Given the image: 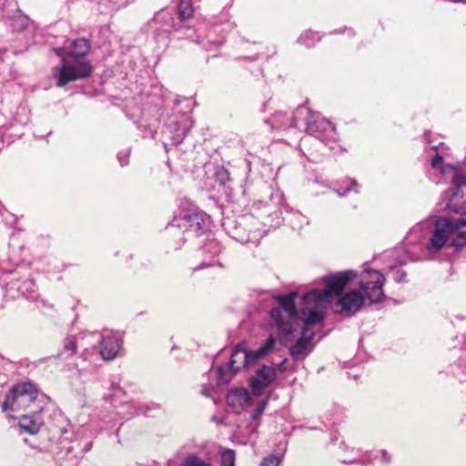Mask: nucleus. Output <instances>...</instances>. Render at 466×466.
Returning <instances> with one entry per match:
<instances>
[{"label":"nucleus","mask_w":466,"mask_h":466,"mask_svg":"<svg viewBox=\"0 0 466 466\" xmlns=\"http://www.w3.org/2000/svg\"><path fill=\"white\" fill-rule=\"evenodd\" d=\"M179 466H212L210 463L205 461L195 454H190L185 458Z\"/></svg>","instance_id":"obj_24"},{"label":"nucleus","mask_w":466,"mask_h":466,"mask_svg":"<svg viewBox=\"0 0 466 466\" xmlns=\"http://www.w3.org/2000/svg\"><path fill=\"white\" fill-rule=\"evenodd\" d=\"M204 225L205 219L203 214L198 210H189L182 214L180 218H176L170 227H183L186 228V230H192L198 233L203 230Z\"/></svg>","instance_id":"obj_14"},{"label":"nucleus","mask_w":466,"mask_h":466,"mask_svg":"<svg viewBox=\"0 0 466 466\" xmlns=\"http://www.w3.org/2000/svg\"><path fill=\"white\" fill-rule=\"evenodd\" d=\"M280 463V459L278 456L270 455L265 458L260 466H279Z\"/></svg>","instance_id":"obj_31"},{"label":"nucleus","mask_w":466,"mask_h":466,"mask_svg":"<svg viewBox=\"0 0 466 466\" xmlns=\"http://www.w3.org/2000/svg\"><path fill=\"white\" fill-rule=\"evenodd\" d=\"M350 185H351V187H353V186L357 187L358 186V184H357V182L355 180H351Z\"/></svg>","instance_id":"obj_39"},{"label":"nucleus","mask_w":466,"mask_h":466,"mask_svg":"<svg viewBox=\"0 0 466 466\" xmlns=\"http://www.w3.org/2000/svg\"><path fill=\"white\" fill-rule=\"evenodd\" d=\"M236 455L233 450H226L221 454V466H235Z\"/></svg>","instance_id":"obj_26"},{"label":"nucleus","mask_w":466,"mask_h":466,"mask_svg":"<svg viewBox=\"0 0 466 466\" xmlns=\"http://www.w3.org/2000/svg\"><path fill=\"white\" fill-rule=\"evenodd\" d=\"M215 176L220 185H225L229 180V173L224 167L218 168Z\"/></svg>","instance_id":"obj_29"},{"label":"nucleus","mask_w":466,"mask_h":466,"mask_svg":"<svg viewBox=\"0 0 466 466\" xmlns=\"http://www.w3.org/2000/svg\"><path fill=\"white\" fill-rule=\"evenodd\" d=\"M276 375V370L273 367L262 365L256 371V374L250 378L252 394L256 397L260 396L263 390L273 382Z\"/></svg>","instance_id":"obj_13"},{"label":"nucleus","mask_w":466,"mask_h":466,"mask_svg":"<svg viewBox=\"0 0 466 466\" xmlns=\"http://www.w3.org/2000/svg\"><path fill=\"white\" fill-rule=\"evenodd\" d=\"M431 167L440 170L442 174L451 173V182L453 187L451 189V199L452 202L459 196L461 187H466V175L462 174L456 167L452 165H444L443 157L436 153L431 161Z\"/></svg>","instance_id":"obj_10"},{"label":"nucleus","mask_w":466,"mask_h":466,"mask_svg":"<svg viewBox=\"0 0 466 466\" xmlns=\"http://www.w3.org/2000/svg\"><path fill=\"white\" fill-rule=\"evenodd\" d=\"M455 211H456V212H459V210H458V209H455ZM460 211H461V212H466V199H465V202H463V206H462V207H461Z\"/></svg>","instance_id":"obj_37"},{"label":"nucleus","mask_w":466,"mask_h":466,"mask_svg":"<svg viewBox=\"0 0 466 466\" xmlns=\"http://www.w3.org/2000/svg\"><path fill=\"white\" fill-rule=\"evenodd\" d=\"M257 58H258V56H252V59H253V60H255V59H257Z\"/></svg>","instance_id":"obj_46"},{"label":"nucleus","mask_w":466,"mask_h":466,"mask_svg":"<svg viewBox=\"0 0 466 466\" xmlns=\"http://www.w3.org/2000/svg\"><path fill=\"white\" fill-rule=\"evenodd\" d=\"M296 297L297 292H291L288 295H281L277 298L280 308H275L274 309H280L282 311V321L284 323H299L295 305Z\"/></svg>","instance_id":"obj_15"},{"label":"nucleus","mask_w":466,"mask_h":466,"mask_svg":"<svg viewBox=\"0 0 466 466\" xmlns=\"http://www.w3.org/2000/svg\"><path fill=\"white\" fill-rule=\"evenodd\" d=\"M305 129L308 134L315 137L326 145H329L331 141H336L338 137L336 128L332 123L320 116L317 112H314L310 120L306 122Z\"/></svg>","instance_id":"obj_9"},{"label":"nucleus","mask_w":466,"mask_h":466,"mask_svg":"<svg viewBox=\"0 0 466 466\" xmlns=\"http://www.w3.org/2000/svg\"><path fill=\"white\" fill-rule=\"evenodd\" d=\"M227 401L233 408L240 407L246 410L251 406L252 398L247 389L238 388L228 393Z\"/></svg>","instance_id":"obj_18"},{"label":"nucleus","mask_w":466,"mask_h":466,"mask_svg":"<svg viewBox=\"0 0 466 466\" xmlns=\"http://www.w3.org/2000/svg\"><path fill=\"white\" fill-rule=\"evenodd\" d=\"M446 243L456 248L466 245V219H448L439 218L434 223V229L426 248L430 252H437Z\"/></svg>","instance_id":"obj_4"},{"label":"nucleus","mask_w":466,"mask_h":466,"mask_svg":"<svg viewBox=\"0 0 466 466\" xmlns=\"http://www.w3.org/2000/svg\"><path fill=\"white\" fill-rule=\"evenodd\" d=\"M392 278L396 282H404L406 279V272L399 268H391Z\"/></svg>","instance_id":"obj_30"},{"label":"nucleus","mask_w":466,"mask_h":466,"mask_svg":"<svg viewBox=\"0 0 466 466\" xmlns=\"http://www.w3.org/2000/svg\"><path fill=\"white\" fill-rule=\"evenodd\" d=\"M236 360H237V361L233 362V353H232L229 363L225 365V366H219L218 367V381L219 383H221V382H228V381L229 379L227 378L226 375H225L226 371H228L229 370H233L234 373H236L242 367H247V366H250L251 365V364H245V363H243L241 361V357H237Z\"/></svg>","instance_id":"obj_22"},{"label":"nucleus","mask_w":466,"mask_h":466,"mask_svg":"<svg viewBox=\"0 0 466 466\" xmlns=\"http://www.w3.org/2000/svg\"><path fill=\"white\" fill-rule=\"evenodd\" d=\"M232 237L235 238L236 239L239 240V241H242V242H246V241H248L250 239L249 236H248V237L241 236V235H238L237 232L233 233Z\"/></svg>","instance_id":"obj_33"},{"label":"nucleus","mask_w":466,"mask_h":466,"mask_svg":"<svg viewBox=\"0 0 466 466\" xmlns=\"http://www.w3.org/2000/svg\"><path fill=\"white\" fill-rule=\"evenodd\" d=\"M40 411L30 410V413L21 415L18 420L19 427L27 433H37L44 423Z\"/></svg>","instance_id":"obj_16"},{"label":"nucleus","mask_w":466,"mask_h":466,"mask_svg":"<svg viewBox=\"0 0 466 466\" xmlns=\"http://www.w3.org/2000/svg\"><path fill=\"white\" fill-rule=\"evenodd\" d=\"M9 417H15L16 415H13V414H8Z\"/></svg>","instance_id":"obj_45"},{"label":"nucleus","mask_w":466,"mask_h":466,"mask_svg":"<svg viewBox=\"0 0 466 466\" xmlns=\"http://www.w3.org/2000/svg\"><path fill=\"white\" fill-rule=\"evenodd\" d=\"M20 110H21L22 112H24V113H25V112H26V109H25V107H21V108H20Z\"/></svg>","instance_id":"obj_42"},{"label":"nucleus","mask_w":466,"mask_h":466,"mask_svg":"<svg viewBox=\"0 0 466 466\" xmlns=\"http://www.w3.org/2000/svg\"><path fill=\"white\" fill-rule=\"evenodd\" d=\"M302 324L299 322L300 327H308L320 323L324 319V310L319 306L315 305L312 308H304L300 310Z\"/></svg>","instance_id":"obj_19"},{"label":"nucleus","mask_w":466,"mask_h":466,"mask_svg":"<svg viewBox=\"0 0 466 466\" xmlns=\"http://www.w3.org/2000/svg\"><path fill=\"white\" fill-rule=\"evenodd\" d=\"M20 123L25 125V124H26V123H27V120H25V121H20Z\"/></svg>","instance_id":"obj_44"},{"label":"nucleus","mask_w":466,"mask_h":466,"mask_svg":"<svg viewBox=\"0 0 466 466\" xmlns=\"http://www.w3.org/2000/svg\"><path fill=\"white\" fill-rule=\"evenodd\" d=\"M276 339L269 336L265 342L256 350H247L242 346L237 345L233 350V362L237 361V357H241V361L245 364H255L258 360L267 357L274 349Z\"/></svg>","instance_id":"obj_11"},{"label":"nucleus","mask_w":466,"mask_h":466,"mask_svg":"<svg viewBox=\"0 0 466 466\" xmlns=\"http://www.w3.org/2000/svg\"><path fill=\"white\" fill-rule=\"evenodd\" d=\"M22 19H23V21H25V22H27V21H28V17H27V16H25V17H23Z\"/></svg>","instance_id":"obj_41"},{"label":"nucleus","mask_w":466,"mask_h":466,"mask_svg":"<svg viewBox=\"0 0 466 466\" xmlns=\"http://www.w3.org/2000/svg\"><path fill=\"white\" fill-rule=\"evenodd\" d=\"M351 189H352V187H346V188L344 189V191H343L342 193H340V192H339V191H338V194H339V197H343V196H345V195H346V193H347V192H350Z\"/></svg>","instance_id":"obj_36"},{"label":"nucleus","mask_w":466,"mask_h":466,"mask_svg":"<svg viewBox=\"0 0 466 466\" xmlns=\"http://www.w3.org/2000/svg\"><path fill=\"white\" fill-rule=\"evenodd\" d=\"M77 343V339H76L75 337L66 338L64 345L65 351H69L68 355L74 354L76 352Z\"/></svg>","instance_id":"obj_28"},{"label":"nucleus","mask_w":466,"mask_h":466,"mask_svg":"<svg viewBox=\"0 0 466 466\" xmlns=\"http://www.w3.org/2000/svg\"><path fill=\"white\" fill-rule=\"evenodd\" d=\"M270 317L274 321L279 336L286 341H295L290 347L289 353L295 360L305 358L312 350L311 340L315 332L308 327H300V324L284 323L282 321V311L280 309H272Z\"/></svg>","instance_id":"obj_3"},{"label":"nucleus","mask_w":466,"mask_h":466,"mask_svg":"<svg viewBox=\"0 0 466 466\" xmlns=\"http://www.w3.org/2000/svg\"><path fill=\"white\" fill-rule=\"evenodd\" d=\"M90 49L89 42L85 38H77L70 43L67 51L65 48H54L61 57V66L55 76L57 86H65L70 82L88 77L92 73V66L86 58Z\"/></svg>","instance_id":"obj_2"},{"label":"nucleus","mask_w":466,"mask_h":466,"mask_svg":"<svg viewBox=\"0 0 466 466\" xmlns=\"http://www.w3.org/2000/svg\"><path fill=\"white\" fill-rule=\"evenodd\" d=\"M129 155H130L129 149L118 153L117 159L121 166H126L127 164V159L129 157Z\"/></svg>","instance_id":"obj_32"},{"label":"nucleus","mask_w":466,"mask_h":466,"mask_svg":"<svg viewBox=\"0 0 466 466\" xmlns=\"http://www.w3.org/2000/svg\"><path fill=\"white\" fill-rule=\"evenodd\" d=\"M25 274L21 273L20 269L13 271H6V275H14L9 281L5 283V289L11 296L15 297V292L21 295L27 299L35 300L37 296L35 294V285L32 279L27 276V269L24 268Z\"/></svg>","instance_id":"obj_8"},{"label":"nucleus","mask_w":466,"mask_h":466,"mask_svg":"<svg viewBox=\"0 0 466 466\" xmlns=\"http://www.w3.org/2000/svg\"><path fill=\"white\" fill-rule=\"evenodd\" d=\"M313 113L314 112H312L306 106L300 105L296 108L295 112L293 113V116L290 117L289 124H280L279 127H298L300 122H303L304 126L306 127V122H308V120H310Z\"/></svg>","instance_id":"obj_21"},{"label":"nucleus","mask_w":466,"mask_h":466,"mask_svg":"<svg viewBox=\"0 0 466 466\" xmlns=\"http://www.w3.org/2000/svg\"><path fill=\"white\" fill-rule=\"evenodd\" d=\"M385 282L384 276L378 270L367 269L360 275V288L364 299L372 304L380 303L385 298L382 287Z\"/></svg>","instance_id":"obj_7"},{"label":"nucleus","mask_w":466,"mask_h":466,"mask_svg":"<svg viewBox=\"0 0 466 466\" xmlns=\"http://www.w3.org/2000/svg\"><path fill=\"white\" fill-rule=\"evenodd\" d=\"M250 218H251V217L245 216V217L242 218V220H243V222L246 223V222H248L250 220Z\"/></svg>","instance_id":"obj_38"},{"label":"nucleus","mask_w":466,"mask_h":466,"mask_svg":"<svg viewBox=\"0 0 466 466\" xmlns=\"http://www.w3.org/2000/svg\"><path fill=\"white\" fill-rule=\"evenodd\" d=\"M355 277L356 274L352 270H345L324 277L323 283L325 284V289H314L307 292L303 296L304 304L309 305L310 302L330 303L333 298L339 296L334 305L335 312L347 317L353 316L361 309L364 297L357 289H352L344 294H341V292Z\"/></svg>","instance_id":"obj_1"},{"label":"nucleus","mask_w":466,"mask_h":466,"mask_svg":"<svg viewBox=\"0 0 466 466\" xmlns=\"http://www.w3.org/2000/svg\"><path fill=\"white\" fill-rule=\"evenodd\" d=\"M382 461L385 463H389L390 461V457L388 452L384 450L381 451Z\"/></svg>","instance_id":"obj_34"},{"label":"nucleus","mask_w":466,"mask_h":466,"mask_svg":"<svg viewBox=\"0 0 466 466\" xmlns=\"http://www.w3.org/2000/svg\"><path fill=\"white\" fill-rule=\"evenodd\" d=\"M252 216L260 220L264 227H277L281 222V211L274 204L258 201L254 204Z\"/></svg>","instance_id":"obj_12"},{"label":"nucleus","mask_w":466,"mask_h":466,"mask_svg":"<svg viewBox=\"0 0 466 466\" xmlns=\"http://www.w3.org/2000/svg\"><path fill=\"white\" fill-rule=\"evenodd\" d=\"M320 40V35L319 33L307 31L303 35H301L299 38V42L307 47L313 46L317 42Z\"/></svg>","instance_id":"obj_23"},{"label":"nucleus","mask_w":466,"mask_h":466,"mask_svg":"<svg viewBox=\"0 0 466 466\" xmlns=\"http://www.w3.org/2000/svg\"><path fill=\"white\" fill-rule=\"evenodd\" d=\"M179 21L175 23V18L168 11H161L155 18L154 23L159 25L156 27L157 38L169 35L172 32L177 31L183 20L188 19L194 15L192 0H180L178 5Z\"/></svg>","instance_id":"obj_6"},{"label":"nucleus","mask_w":466,"mask_h":466,"mask_svg":"<svg viewBox=\"0 0 466 466\" xmlns=\"http://www.w3.org/2000/svg\"><path fill=\"white\" fill-rule=\"evenodd\" d=\"M268 400H269V397L268 396L267 398H265L263 400H261L258 404V406L256 407V409L254 410V411L251 414V420L253 421H257L260 419L261 415L263 414L264 410L267 408Z\"/></svg>","instance_id":"obj_27"},{"label":"nucleus","mask_w":466,"mask_h":466,"mask_svg":"<svg viewBox=\"0 0 466 466\" xmlns=\"http://www.w3.org/2000/svg\"><path fill=\"white\" fill-rule=\"evenodd\" d=\"M5 127V116L3 114H0V129Z\"/></svg>","instance_id":"obj_35"},{"label":"nucleus","mask_w":466,"mask_h":466,"mask_svg":"<svg viewBox=\"0 0 466 466\" xmlns=\"http://www.w3.org/2000/svg\"><path fill=\"white\" fill-rule=\"evenodd\" d=\"M121 392H122L121 389H116V392L114 394L117 395L118 393H121Z\"/></svg>","instance_id":"obj_40"},{"label":"nucleus","mask_w":466,"mask_h":466,"mask_svg":"<svg viewBox=\"0 0 466 466\" xmlns=\"http://www.w3.org/2000/svg\"><path fill=\"white\" fill-rule=\"evenodd\" d=\"M191 119L186 115L182 116L179 121L175 122L170 127V132L172 133L173 142L175 144L181 143L184 140L189 129L191 128Z\"/></svg>","instance_id":"obj_20"},{"label":"nucleus","mask_w":466,"mask_h":466,"mask_svg":"<svg viewBox=\"0 0 466 466\" xmlns=\"http://www.w3.org/2000/svg\"><path fill=\"white\" fill-rule=\"evenodd\" d=\"M119 339L110 332L104 334L100 341V355L106 360L116 358L119 350Z\"/></svg>","instance_id":"obj_17"},{"label":"nucleus","mask_w":466,"mask_h":466,"mask_svg":"<svg viewBox=\"0 0 466 466\" xmlns=\"http://www.w3.org/2000/svg\"><path fill=\"white\" fill-rule=\"evenodd\" d=\"M39 392L31 382H24L14 385L5 394L2 403V410L19 414L26 410H41L38 403Z\"/></svg>","instance_id":"obj_5"},{"label":"nucleus","mask_w":466,"mask_h":466,"mask_svg":"<svg viewBox=\"0 0 466 466\" xmlns=\"http://www.w3.org/2000/svg\"><path fill=\"white\" fill-rule=\"evenodd\" d=\"M205 266H201V267H197L195 269H200V268H203Z\"/></svg>","instance_id":"obj_43"},{"label":"nucleus","mask_w":466,"mask_h":466,"mask_svg":"<svg viewBox=\"0 0 466 466\" xmlns=\"http://www.w3.org/2000/svg\"><path fill=\"white\" fill-rule=\"evenodd\" d=\"M290 117H288L286 114L279 112L276 113L270 119V123L273 128L277 129H287L288 127H280V124H289Z\"/></svg>","instance_id":"obj_25"}]
</instances>
